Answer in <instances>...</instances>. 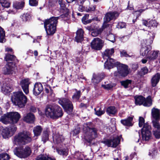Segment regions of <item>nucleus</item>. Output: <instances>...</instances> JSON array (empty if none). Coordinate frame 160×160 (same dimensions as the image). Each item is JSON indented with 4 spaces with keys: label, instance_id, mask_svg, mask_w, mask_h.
<instances>
[{
    "label": "nucleus",
    "instance_id": "nucleus-3",
    "mask_svg": "<svg viewBox=\"0 0 160 160\" xmlns=\"http://www.w3.org/2000/svg\"><path fill=\"white\" fill-rule=\"evenodd\" d=\"M46 115L52 119H57L63 115L62 111L58 105L47 106L45 110Z\"/></svg>",
    "mask_w": 160,
    "mask_h": 160
},
{
    "label": "nucleus",
    "instance_id": "nucleus-12",
    "mask_svg": "<svg viewBox=\"0 0 160 160\" xmlns=\"http://www.w3.org/2000/svg\"><path fill=\"white\" fill-rule=\"evenodd\" d=\"M151 129V126L148 123L144 124L141 130L142 138L143 140L148 141L150 139L152 134Z\"/></svg>",
    "mask_w": 160,
    "mask_h": 160
},
{
    "label": "nucleus",
    "instance_id": "nucleus-9",
    "mask_svg": "<svg viewBox=\"0 0 160 160\" xmlns=\"http://www.w3.org/2000/svg\"><path fill=\"white\" fill-rule=\"evenodd\" d=\"M17 129L15 125L3 128L0 127V134L4 138H7L12 136L14 133Z\"/></svg>",
    "mask_w": 160,
    "mask_h": 160
},
{
    "label": "nucleus",
    "instance_id": "nucleus-26",
    "mask_svg": "<svg viewBox=\"0 0 160 160\" xmlns=\"http://www.w3.org/2000/svg\"><path fill=\"white\" fill-rule=\"evenodd\" d=\"M147 52V58L150 60H153L157 58L158 52V51H149Z\"/></svg>",
    "mask_w": 160,
    "mask_h": 160
},
{
    "label": "nucleus",
    "instance_id": "nucleus-48",
    "mask_svg": "<svg viewBox=\"0 0 160 160\" xmlns=\"http://www.w3.org/2000/svg\"><path fill=\"white\" fill-rule=\"evenodd\" d=\"M102 32V30L101 29L94 30L92 32L91 34L93 37H96L100 34Z\"/></svg>",
    "mask_w": 160,
    "mask_h": 160
},
{
    "label": "nucleus",
    "instance_id": "nucleus-27",
    "mask_svg": "<svg viewBox=\"0 0 160 160\" xmlns=\"http://www.w3.org/2000/svg\"><path fill=\"white\" fill-rule=\"evenodd\" d=\"M12 87L9 84L4 83L2 87V91L4 94H6L12 91Z\"/></svg>",
    "mask_w": 160,
    "mask_h": 160
},
{
    "label": "nucleus",
    "instance_id": "nucleus-33",
    "mask_svg": "<svg viewBox=\"0 0 160 160\" xmlns=\"http://www.w3.org/2000/svg\"><path fill=\"white\" fill-rule=\"evenodd\" d=\"M107 112L109 115L111 116L114 115L117 112V111L114 107L111 106L107 108Z\"/></svg>",
    "mask_w": 160,
    "mask_h": 160
},
{
    "label": "nucleus",
    "instance_id": "nucleus-32",
    "mask_svg": "<svg viewBox=\"0 0 160 160\" xmlns=\"http://www.w3.org/2000/svg\"><path fill=\"white\" fill-rule=\"evenodd\" d=\"M25 4L24 1H22L21 2H15L13 3V7L16 9H21L22 8Z\"/></svg>",
    "mask_w": 160,
    "mask_h": 160
},
{
    "label": "nucleus",
    "instance_id": "nucleus-2",
    "mask_svg": "<svg viewBox=\"0 0 160 160\" xmlns=\"http://www.w3.org/2000/svg\"><path fill=\"white\" fill-rule=\"evenodd\" d=\"M60 17H52L44 21V28L48 35H52L56 31L58 20Z\"/></svg>",
    "mask_w": 160,
    "mask_h": 160
},
{
    "label": "nucleus",
    "instance_id": "nucleus-24",
    "mask_svg": "<svg viewBox=\"0 0 160 160\" xmlns=\"http://www.w3.org/2000/svg\"><path fill=\"white\" fill-rule=\"evenodd\" d=\"M160 79V73H157L152 78L151 80V83L152 87L156 86L159 81Z\"/></svg>",
    "mask_w": 160,
    "mask_h": 160
},
{
    "label": "nucleus",
    "instance_id": "nucleus-7",
    "mask_svg": "<svg viewBox=\"0 0 160 160\" xmlns=\"http://www.w3.org/2000/svg\"><path fill=\"white\" fill-rule=\"evenodd\" d=\"M14 153L20 158H26L29 156L31 153L30 148L26 146L24 148L22 146L16 147L13 151Z\"/></svg>",
    "mask_w": 160,
    "mask_h": 160
},
{
    "label": "nucleus",
    "instance_id": "nucleus-57",
    "mask_svg": "<svg viewBox=\"0 0 160 160\" xmlns=\"http://www.w3.org/2000/svg\"><path fill=\"white\" fill-rule=\"evenodd\" d=\"M8 18V14L7 13H4L0 16V19H2V20H5Z\"/></svg>",
    "mask_w": 160,
    "mask_h": 160
},
{
    "label": "nucleus",
    "instance_id": "nucleus-47",
    "mask_svg": "<svg viewBox=\"0 0 160 160\" xmlns=\"http://www.w3.org/2000/svg\"><path fill=\"white\" fill-rule=\"evenodd\" d=\"M152 134L156 138H160V129L157 130H153Z\"/></svg>",
    "mask_w": 160,
    "mask_h": 160
},
{
    "label": "nucleus",
    "instance_id": "nucleus-31",
    "mask_svg": "<svg viewBox=\"0 0 160 160\" xmlns=\"http://www.w3.org/2000/svg\"><path fill=\"white\" fill-rule=\"evenodd\" d=\"M154 35L152 33H148L147 36V38L145 40L148 45H150L152 43L154 38Z\"/></svg>",
    "mask_w": 160,
    "mask_h": 160
},
{
    "label": "nucleus",
    "instance_id": "nucleus-61",
    "mask_svg": "<svg viewBox=\"0 0 160 160\" xmlns=\"http://www.w3.org/2000/svg\"><path fill=\"white\" fill-rule=\"evenodd\" d=\"M80 131V128L78 127L77 128L73 130V133L75 135H76L79 133Z\"/></svg>",
    "mask_w": 160,
    "mask_h": 160
},
{
    "label": "nucleus",
    "instance_id": "nucleus-10",
    "mask_svg": "<svg viewBox=\"0 0 160 160\" xmlns=\"http://www.w3.org/2000/svg\"><path fill=\"white\" fill-rule=\"evenodd\" d=\"M58 102L67 113L70 114L72 111L73 105L69 99L66 98H61L59 99Z\"/></svg>",
    "mask_w": 160,
    "mask_h": 160
},
{
    "label": "nucleus",
    "instance_id": "nucleus-21",
    "mask_svg": "<svg viewBox=\"0 0 160 160\" xmlns=\"http://www.w3.org/2000/svg\"><path fill=\"white\" fill-rule=\"evenodd\" d=\"M35 120L34 115L31 113H28L24 115L23 117V120L27 122L32 123Z\"/></svg>",
    "mask_w": 160,
    "mask_h": 160
},
{
    "label": "nucleus",
    "instance_id": "nucleus-23",
    "mask_svg": "<svg viewBox=\"0 0 160 160\" xmlns=\"http://www.w3.org/2000/svg\"><path fill=\"white\" fill-rule=\"evenodd\" d=\"M84 31L82 29H78L76 32L75 41L78 42H81L83 39Z\"/></svg>",
    "mask_w": 160,
    "mask_h": 160
},
{
    "label": "nucleus",
    "instance_id": "nucleus-41",
    "mask_svg": "<svg viewBox=\"0 0 160 160\" xmlns=\"http://www.w3.org/2000/svg\"><path fill=\"white\" fill-rule=\"evenodd\" d=\"M0 4L2 7L6 8H9L10 5V3L6 0H0Z\"/></svg>",
    "mask_w": 160,
    "mask_h": 160
},
{
    "label": "nucleus",
    "instance_id": "nucleus-60",
    "mask_svg": "<svg viewBox=\"0 0 160 160\" xmlns=\"http://www.w3.org/2000/svg\"><path fill=\"white\" fill-rule=\"evenodd\" d=\"M78 10L80 12L86 11V7L82 5H80L78 8Z\"/></svg>",
    "mask_w": 160,
    "mask_h": 160
},
{
    "label": "nucleus",
    "instance_id": "nucleus-37",
    "mask_svg": "<svg viewBox=\"0 0 160 160\" xmlns=\"http://www.w3.org/2000/svg\"><path fill=\"white\" fill-rule=\"evenodd\" d=\"M158 120H153L152 121L153 126L154 127L153 130L160 129V124L158 122Z\"/></svg>",
    "mask_w": 160,
    "mask_h": 160
},
{
    "label": "nucleus",
    "instance_id": "nucleus-28",
    "mask_svg": "<svg viewBox=\"0 0 160 160\" xmlns=\"http://www.w3.org/2000/svg\"><path fill=\"white\" fill-rule=\"evenodd\" d=\"M104 76V74L102 73L100 75H95L93 74V78L92 79V82L95 83L99 82L103 79Z\"/></svg>",
    "mask_w": 160,
    "mask_h": 160
},
{
    "label": "nucleus",
    "instance_id": "nucleus-30",
    "mask_svg": "<svg viewBox=\"0 0 160 160\" xmlns=\"http://www.w3.org/2000/svg\"><path fill=\"white\" fill-rule=\"evenodd\" d=\"M8 114L9 112L2 116L1 117L0 121L5 124H7L9 122L11 123L10 118Z\"/></svg>",
    "mask_w": 160,
    "mask_h": 160
},
{
    "label": "nucleus",
    "instance_id": "nucleus-56",
    "mask_svg": "<svg viewBox=\"0 0 160 160\" xmlns=\"http://www.w3.org/2000/svg\"><path fill=\"white\" fill-rule=\"evenodd\" d=\"M58 3L62 8V9L64 10L66 7V5L64 2H63L62 0H59Z\"/></svg>",
    "mask_w": 160,
    "mask_h": 160
},
{
    "label": "nucleus",
    "instance_id": "nucleus-43",
    "mask_svg": "<svg viewBox=\"0 0 160 160\" xmlns=\"http://www.w3.org/2000/svg\"><path fill=\"white\" fill-rule=\"evenodd\" d=\"M89 17L88 14L85 15L82 19V21L83 23L85 24H86L90 23L92 21L91 20H87L88 19Z\"/></svg>",
    "mask_w": 160,
    "mask_h": 160
},
{
    "label": "nucleus",
    "instance_id": "nucleus-45",
    "mask_svg": "<svg viewBox=\"0 0 160 160\" xmlns=\"http://www.w3.org/2000/svg\"><path fill=\"white\" fill-rule=\"evenodd\" d=\"M141 46L142 48L145 49L144 50H148L149 49L148 47H149V45H148V44L144 40L141 41Z\"/></svg>",
    "mask_w": 160,
    "mask_h": 160
},
{
    "label": "nucleus",
    "instance_id": "nucleus-5",
    "mask_svg": "<svg viewBox=\"0 0 160 160\" xmlns=\"http://www.w3.org/2000/svg\"><path fill=\"white\" fill-rule=\"evenodd\" d=\"M114 53V51H104L102 53L103 59L107 60L104 65L105 68L110 69L113 68L115 65V60L113 59L110 58Z\"/></svg>",
    "mask_w": 160,
    "mask_h": 160
},
{
    "label": "nucleus",
    "instance_id": "nucleus-17",
    "mask_svg": "<svg viewBox=\"0 0 160 160\" xmlns=\"http://www.w3.org/2000/svg\"><path fill=\"white\" fill-rule=\"evenodd\" d=\"M9 116L11 123H17L20 118V114L17 112H9Z\"/></svg>",
    "mask_w": 160,
    "mask_h": 160
},
{
    "label": "nucleus",
    "instance_id": "nucleus-8",
    "mask_svg": "<svg viewBox=\"0 0 160 160\" xmlns=\"http://www.w3.org/2000/svg\"><path fill=\"white\" fill-rule=\"evenodd\" d=\"M135 103L136 105H142L145 107H149L152 104V100L150 96L146 98L141 95H137L134 97Z\"/></svg>",
    "mask_w": 160,
    "mask_h": 160
},
{
    "label": "nucleus",
    "instance_id": "nucleus-20",
    "mask_svg": "<svg viewBox=\"0 0 160 160\" xmlns=\"http://www.w3.org/2000/svg\"><path fill=\"white\" fill-rule=\"evenodd\" d=\"M53 139L54 143L58 144L62 142L64 140V138L62 135L56 132L53 134Z\"/></svg>",
    "mask_w": 160,
    "mask_h": 160
},
{
    "label": "nucleus",
    "instance_id": "nucleus-54",
    "mask_svg": "<svg viewBox=\"0 0 160 160\" xmlns=\"http://www.w3.org/2000/svg\"><path fill=\"white\" fill-rule=\"evenodd\" d=\"M139 126L140 127H141L144 123V119L143 118L140 117L139 119Z\"/></svg>",
    "mask_w": 160,
    "mask_h": 160
},
{
    "label": "nucleus",
    "instance_id": "nucleus-42",
    "mask_svg": "<svg viewBox=\"0 0 160 160\" xmlns=\"http://www.w3.org/2000/svg\"><path fill=\"white\" fill-rule=\"evenodd\" d=\"M10 156L7 153H3L0 154V160H9Z\"/></svg>",
    "mask_w": 160,
    "mask_h": 160
},
{
    "label": "nucleus",
    "instance_id": "nucleus-51",
    "mask_svg": "<svg viewBox=\"0 0 160 160\" xmlns=\"http://www.w3.org/2000/svg\"><path fill=\"white\" fill-rule=\"evenodd\" d=\"M96 8V7L94 6L91 5L88 8L86 7V12H89L91 11H94Z\"/></svg>",
    "mask_w": 160,
    "mask_h": 160
},
{
    "label": "nucleus",
    "instance_id": "nucleus-29",
    "mask_svg": "<svg viewBox=\"0 0 160 160\" xmlns=\"http://www.w3.org/2000/svg\"><path fill=\"white\" fill-rule=\"evenodd\" d=\"M152 117L155 120H158L160 117V111L157 108H153L152 110Z\"/></svg>",
    "mask_w": 160,
    "mask_h": 160
},
{
    "label": "nucleus",
    "instance_id": "nucleus-64",
    "mask_svg": "<svg viewBox=\"0 0 160 160\" xmlns=\"http://www.w3.org/2000/svg\"><path fill=\"white\" fill-rule=\"evenodd\" d=\"M148 51H141L140 54L142 56H144L146 55L147 53L148 54V53L147 52ZM147 55L148 54H147Z\"/></svg>",
    "mask_w": 160,
    "mask_h": 160
},
{
    "label": "nucleus",
    "instance_id": "nucleus-49",
    "mask_svg": "<svg viewBox=\"0 0 160 160\" xmlns=\"http://www.w3.org/2000/svg\"><path fill=\"white\" fill-rule=\"evenodd\" d=\"M38 0H29V4L32 6L36 7L38 4Z\"/></svg>",
    "mask_w": 160,
    "mask_h": 160
},
{
    "label": "nucleus",
    "instance_id": "nucleus-58",
    "mask_svg": "<svg viewBox=\"0 0 160 160\" xmlns=\"http://www.w3.org/2000/svg\"><path fill=\"white\" fill-rule=\"evenodd\" d=\"M105 112L104 110H101L99 109L98 110L96 111L95 113L98 116H101Z\"/></svg>",
    "mask_w": 160,
    "mask_h": 160
},
{
    "label": "nucleus",
    "instance_id": "nucleus-63",
    "mask_svg": "<svg viewBox=\"0 0 160 160\" xmlns=\"http://www.w3.org/2000/svg\"><path fill=\"white\" fill-rule=\"evenodd\" d=\"M103 88L107 89H110L112 88V86L111 85L107 84L103 86Z\"/></svg>",
    "mask_w": 160,
    "mask_h": 160
},
{
    "label": "nucleus",
    "instance_id": "nucleus-52",
    "mask_svg": "<svg viewBox=\"0 0 160 160\" xmlns=\"http://www.w3.org/2000/svg\"><path fill=\"white\" fill-rule=\"evenodd\" d=\"M58 152L59 154L62 155L67 156L68 154L67 151L65 149L59 150Z\"/></svg>",
    "mask_w": 160,
    "mask_h": 160
},
{
    "label": "nucleus",
    "instance_id": "nucleus-1",
    "mask_svg": "<svg viewBox=\"0 0 160 160\" xmlns=\"http://www.w3.org/2000/svg\"><path fill=\"white\" fill-rule=\"evenodd\" d=\"M31 133L23 131L15 135L12 140L13 144L17 145H25L32 141Z\"/></svg>",
    "mask_w": 160,
    "mask_h": 160
},
{
    "label": "nucleus",
    "instance_id": "nucleus-40",
    "mask_svg": "<svg viewBox=\"0 0 160 160\" xmlns=\"http://www.w3.org/2000/svg\"><path fill=\"white\" fill-rule=\"evenodd\" d=\"M48 132L47 131H45L43 132L42 135V140L44 143L48 140Z\"/></svg>",
    "mask_w": 160,
    "mask_h": 160
},
{
    "label": "nucleus",
    "instance_id": "nucleus-25",
    "mask_svg": "<svg viewBox=\"0 0 160 160\" xmlns=\"http://www.w3.org/2000/svg\"><path fill=\"white\" fill-rule=\"evenodd\" d=\"M133 119V117H129L126 119L121 120L120 122L124 126H132L133 125L132 123Z\"/></svg>",
    "mask_w": 160,
    "mask_h": 160
},
{
    "label": "nucleus",
    "instance_id": "nucleus-15",
    "mask_svg": "<svg viewBox=\"0 0 160 160\" xmlns=\"http://www.w3.org/2000/svg\"><path fill=\"white\" fill-rule=\"evenodd\" d=\"M16 69L15 65L12 62H8L3 68L2 72L4 74H12Z\"/></svg>",
    "mask_w": 160,
    "mask_h": 160
},
{
    "label": "nucleus",
    "instance_id": "nucleus-62",
    "mask_svg": "<svg viewBox=\"0 0 160 160\" xmlns=\"http://www.w3.org/2000/svg\"><path fill=\"white\" fill-rule=\"evenodd\" d=\"M30 110L31 112H35L37 111V109L35 107L31 106L30 108Z\"/></svg>",
    "mask_w": 160,
    "mask_h": 160
},
{
    "label": "nucleus",
    "instance_id": "nucleus-44",
    "mask_svg": "<svg viewBox=\"0 0 160 160\" xmlns=\"http://www.w3.org/2000/svg\"><path fill=\"white\" fill-rule=\"evenodd\" d=\"M132 81L130 80H127L121 82L122 85L125 88H127L129 85L131 83Z\"/></svg>",
    "mask_w": 160,
    "mask_h": 160
},
{
    "label": "nucleus",
    "instance_id": "nucleus-18",
    "mask_svg": "<svg viewBox=\"0 0 160 160\" xmlns=\"http://www.w3.org/2000/svg\"><path fill=\"white\" fill-rule=\"evenodd\" d=\"M30 83L28 78L22 79L20 81V85L26 94L29 93V85Z\"/></svg>",
    "mask_w": 160,
    "mask_h": 160
},
{
    "label": "nucleus",
    "instance_id": "nucleus-50",
    "mask_svg": "<svg viewBox=\"0 0 160 160\" xmlns=\"http://www.w3.org/2000/svg\"><path fill=\"white\" fill-rule=\"evenodd\" d=\"M148 72V69L146 67H144L142 68L140 71V74L141 75H144L147 74Z\"/></svg>",
    "mask_w": 160,
    "mask_h": 160
},
{
    "label": "nucleus",
    "instance_id": "nucleus-38",
    "mask_svg": "<svg viewBox=\"0 0 160 160\" xmlns=\"http://www.w3.org/2000/svg\"><path fill=\"white\" fill-rule=\"evenodd\" d=\"M15 58L16 57L15 56L8 54H6L5 58L6 61L10 62H9L13 61L15 59Z\"/></svg>",
    "mask_w": 160,
    "mask_h": 160
},
{
    "label": "nucleus",
    "instance_id": "nucleus-6",
    "mask_svg": "<svg viewBox=\"0 0 160 160\" xmlns=\"http://www.w3.org/2000/svg\"><path fill=\"white\" fill-rule=\"evenodd\" d=\"M83 130L85 132L84 139L86 142L90 143L93 139L97 137V130L95 128L87 127L84 128Z\"/></svg>",
    "mask_w": 160,
    "mask_h": 160
},
{
    "label": "nucleus",
    "instance_id": "nucleus-55",
    "mask_svg": "<svg viewBox=\"0 0 160 160\" xmlns=\"http://www.w3.org/2000/svg\"><path fill=\"white\" fill-rule=\"evenodd\" d=\"M126 26V23L123 22H119L117 26V28H125Z\"/></svg>",
    "mask_w": 160,
    "mask_h": 160
},
{
    "label": "nucleus",
    "instance_id": "nucleus-34",
    "mask_svg": "<svg viewBox=\"0 0 160 160\" xmlns=\"http://www.w3.org/2000/svg\"><path fill=\"white\" fill-rule=\"evenodd\" d=\"M42 130V128L40 126H38L35 127L33 130L34 135L37 137L40 135Z\"/></svg>",
    "mask_w": 160,
    "mask_h": 160
},
{
    "label": "nucleus",
    "instance_id": "nucleus-53",
    "mask_svg": "<svg viewBox=\"0 0 160 160\" xmlns=\"http://www.w3.org/2000/svg\"><path fill=\"white\" fill-rule=\"evenodd\" d=\"M120 54L121 57H130L131 56L130 54H128L126 51H121Z\"/></svg>",
    "mask_w": 160,
    "mask_h": 160
},
{
    "label": "nucleus",
    "instance_id": "nucleus-46",
    "mask_svg": "<svg viewBox=\"0 0 160 160\" xmlns=\"http://www.w3.org/2000/svg\"><path fill=\"white\" fill-rule=\"evenodd\" d=\"M36 160H55L51 158L48 157L46 158L43 155H40L38 156Z\"/></svg>",
    "mask_w": 160,
    "mask_h": 160
},
{
    "label": "nucleus",
    "instance_id": "nucleus-36",
    "mask_svg": "<svg viewBox=\"0 0 160 160\" xmlns=\"http://www.w3.org/2000/svg\"><path fill=\"white\" fill-rule=\"evenodd\" d=\"M75 90L76 92L72 96V98L73 100L77 101L78 100L81 96V91H78L76 89H75Z\"/></svg>",
    "mask_w": 160,
    "mask_h": 160
},
{
    "label": "nucleus",
    "instance_id": "nucleus-13",
    "mask_svg": "<svg viewBox=\"0 0 160 160\" xmlns=\"http://www.w3.org/2000/svg\"><path fill=\"white\" fill-rule=\"evenodd\" d=\"M119 13L117 12H111L106 14L104 18V23L103 27L105 28L106 26L108 25L107 23L109 22L110 21L113 20H115L118 17Z\"/></svg>",
    "mask_w": 160,
    "mask_h": 160
},
{
    "label": "nucleus",
    "instance_id": "nucleus-19",
    "mask_svg": "<svg viewBox=\"0 0 160 160\" xmlns=\"http://www.w3.org/2000/svg\"><path fill=\"white\" fill-rule=\"evenodd\" d=\"M143 25L148 27H157L158 23L155 20H151L149 21L145 20H142Z\"/></svg>",
    "mask_w": 160,
    "mask_h": 160
},
{
    "label": "nucleus",
    "instance_id": "nucleus-35",
    "mask_svg": "<svg viewBox=\"0 0 160 160\" xmlns=\"http://www.w3.org/2000/svg\"><path fill=\"white\" fill-rule=\"evenodd\" d=\"M5 32L4 29L0 26V42L3 43L5 42Z\"/></svg>",
    "mask_w": 160,
    "mask_h": 160
},
{
    "label": "nucleus",
    "instance_id": "nucleus-14",
    "mask_svg": "<svg viewBox=\"0 0 160 160\" xmlns=\"http://www.w3.org/2000/svg\"><path fill=\"white\" fill-rule=\"evenodd\" d=\"M121 136L117 137L116 138L112 139H106L102 141V142L105 144L109 147H116L119 143L120 141Z\"/></svg>",
    "mask_w": 160,
    "mask_h": 160
},
{
    "label": "nucleus",
    "instance_id": "nucleus-59",
    "mask_svg": "<svg viewBox=\"0 0 160 160\" xmlns=\"http://www.w3.org/2000/svg\"><path fill=\"white\" fill-rule=\"evenodd\" d=\"M109 40L112 42H114L115 41V39L114 35L112 34H110L108 36Z\"/></svg>",
    "mask_w": 160,
    "mask_h": 160
},
{
    "label": "nucleus",
    "instance_id": "nucleus-11",
    "mask_svg": "<svg viewBox=\"0 0 160 160\" xmlns=\"http://www.w3.org/2000/svg\"><path fill=\"white\" fill-rule=\"evenodd\" d=\"M117 65L118 73L117 72L114 73L115 76L119 75L124 77L129 73L128 66L127 65L120 63L118 62H117Z\"/></svg>",
    "mask_w": 160,
    "mask_h": 160
},
{
    "label": "nucleus",
    "instance_id": "nucleus-39",
    "mask_svg": "<svg viewBox=\"0 0 160 160\" xmlns=\"http://www.w3.org/2000/svg\"><path fill=\"white\" fill-rule=\"evenodd\" d=\"M31 17V16L30 14L28 13H24L21 17L22 20L24 22H26L27 21L29 20Z\"/></svg>",
    "mask_w": 160,
    "mask_h": 160
},
{
    "label": "nucleus",
    "instance_id": "nucleus-22",
    "mask_svg": "<svg viewBox=\"0 0 160 160\" xmlns=\"http://www.w3.org/2000/svg\"><path fill=\"white\" fill-rule=\"evenodd\" d=\"M43 89L42 85L41 83H36L33 89V93L36 96L38 95L41 92Z\"/></svg>",
    "mask_w": 160,
    "mask_h": 160
},
{
    "label": "nucleus",
    "instance_id": "nucleus-16",
    "mask_svg": "<svg viewBox=\"0 0 160 160\" xmlns=\"http://www.w3.org/2000/svg\"><path fill=\"white\" fill-rule=\"evenodd\" d=\"M102 40L98 38H94L91 43L92 48L95 50H100L103 46Z\"/></svg>",
    "mask_w": 160,
    "mask_h": 160
},
{
    "label": "nucleus",
    "instance_id": "nucleus-4",
    "mask_svg": "<svg viewBox=\"0 0 160 160\" xmlns=\"http://www.w3.org/2000/svg\"><path fill=\"white\" fill-rule=\"evenodd\" d=\"M11 99L14 104L20 108L24 107L27 102V98L22 91L14 92Z\"/></svg>",
    "mask_w": 160,
    "mask_h": 160
}]
</instances>
